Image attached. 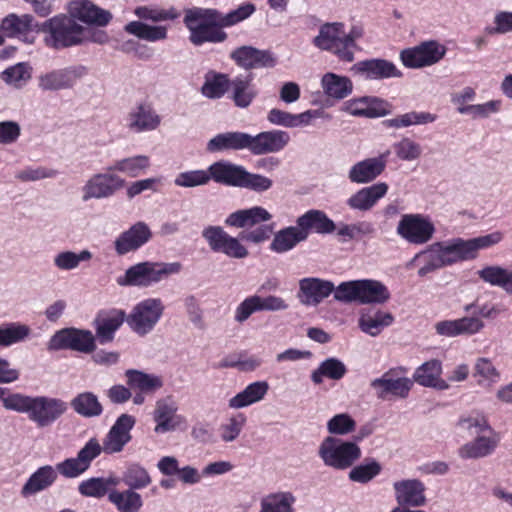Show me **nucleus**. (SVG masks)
Here are the masks:
<instances>
[{
    "label": "nucleus",
    "instance_id": "51",
    "mask_svg": "<svg viewBox=\"0 0 512 512\" xmlns=\"http://www.w3.org/2000/svg\"><path fill=\"white\" fill-rule=\"evenodd\" d=\"M347 373L346 365L339 359L331 357L322 361L318 368L311 373V380L314 384H321L323 378L340 380Z\"/></svg>",
    "mask_w": 512,
    "mask_h": 512
},
{
    "label": "nucleus",
    "instance_id": "5",
    "mask_svg": "<svg viewBox=\"0 0 512 512\" xmlns=\"http://www.w3.org/2000/svg\"><path fill=\"white\" fill-rule=\"evenodd\" d=\"M182 269L183 265L178 261H143L126 269L116 282L122 287L148 288L179 274Z\"/></svg>",
    "mask_w": 512,
    "mask_h": 512
},
{
    "label": "nucleus",
    "instance_id": "13",
    "mask_svg": "<svg viewBox=\"0 0 512 512\" xmlns=\"http://www.w3.org/2000/svg\"><path fill=\"white\" fill-rule=\"evenodd\" d=\"M111 172L96 173L88 178L81 188L83 202L110 198L125 185L124 179Z\"/></svg>",
    "mask_w": 512,
    "mask_h": 512
},
{
    "label": "nucleus",
    "instance_id": "53",
    "mask_svg": "<svg viewBox=\"0 0 512 512\" xmlns=\"http://www.w3.org/2000/svg\"><path fill=\"white\" fill-rule=\"evenodd\" d=\"M436 120V115L429 112L411 111L383 121L388 128H407L413 125H424Z\"/></svg>",
    "mask_w": 512,
    "mask_h": 512
},
{
    "label": "nucleus",
    "instance_id": "7",
    "mask_svg": "<svg viewBox=\"0 0 512 512\" xmlns=\"http://www.w3.org/2000/svg\"><path fill=\"white\" fill-rule=\"evenodd\" d=\"M40 30L46 33L44 42L48 47L62 49L82 44L85 27L71 15L60 14L46 20Z\"/></svg>",
    "mask_w": 512,
    "mask_h": 512
},
{
    "label": "nucleus",
    "instance_id": "59",
    "mask_svg": "<svg viewBox=\"0 0 512 512\" xmlns=\"http://www.w3.org/2000/svg\"><path fill=\"white\" fill-rule=\"evenodd\" d=\"M245 424L246 417L244 414L238 413L229 416L218 428L220 439L224 443L234 442L240 436Z\"/></svg>",
    "mask_w": 512,
    "mask_h": 512
},
{
    "label": "nucleus",
    "instance_id": "40",
    "mask_svg": "<svg viewBox=\"0 0 512 512\" xmlns=\"http://www.w3.org/2000/svg\"><path fill=\"white\" fill-rule=\"evenodd\" d=\"M70 406L76 414L84 418L98 417L103 413L98 396L90 391L75 395L70 401Z\"/></svg>",
    "mask_w": 512,
    "mask_h": 512
},
{
    "label": "nucleus",
    "instance_id": "41",
    "mask_svg": "<svg viewBox=\"0 0 512 512\" xmlns=\"http://www.w3.org/2000/svg\"><path fill=\"white\" fill-rule=\"evenodd\" d=\"M394 316L389 312L376 310L374 312L362 313L358 320L359 328L362 332L375 337L382 330L392 325Z\"/></svg>",
    "mask_w": 512,
    "mask_h": 512
},
{
    "label": "nucleus",
    "instance_id": "3",
    "mask_svg": "<svg viewBox=\"0 0 512 512\" xmlns=\"http://www.w3.org/2000/svg\"><path fill=\"white\" fill-rule=\"evenodd\" d=\"M7 410L26 414L38 428H46L60 419L68 410V403L60 398L29 396L13 393L3 399Z\"/></svg>",
    "mask_w": 512,
    "mask_h": 512
},
{
    "label": "nucleus",
    "instance_id": "32",
    "mask_svg": "<svg viewBox=\"0 0 512 512\" xmlns=\"http://www.w3.org/2000/svg\"><path fill=\"white\" fill-rule=\"evenodd\" d=\"M297 228L305 234V240L310 232L329 234L335 230L334 222L321 210L311 209L296 220Z\"/></svg>",
    "mask_w": 512,
    "mask_h": 512
},
{
    "label": "nucleus",
    "instance_id": "31",
    "mask_svg": "<svg viewBox=\"0 0 512 512\" xmlns=\"http://www.w3.org/2000/svg\"><path fill=\"white\" fill-rule=\"evenodd\" d=\"M58 474L51 465H44L33 472L20 490L22 498L35 496L50 488L57 480Z\"/></svg>",
    "mask_w": 512,
    "mask_h": 512
},
{
    "label": "nucleus",
    "instance_id": "30",
    "mask_svg": "<svg viewBox=\"0 0 512 512\" xmlns=\"http://www.w3.org/2000/svg\"><path fill=\"white\" fill-rule=\"evenodd\" d=\"M388 189L389 187L385 182L363 187L347 199V205L352 210L369 211L387 194Z\"/></svg>",
    "mask_w": 512,
    "mask_h": 512
},
{
    "label": "nucleus",
    "instance_id": "27",
    "mask_svg": "<svg viewBox=\"0 0 512 512\" xmlns=\"http://www.w3.org/2000/svg\"><path fill=\"white\" fill-rule=\"evenodd\" d=\"M393 489L399 506L420 507L426 503L425 486L418 479L395 481Z\"/></svg>",
    "mask_w": 512,
    "mask_h": 512
},
{
    "label": "nucleus",
    "instance_id": "45",
    "mask_svg": "<svg viewBox=\"0 0 512 512\" xmlns=\"http://www.w3.org/2000/svg\"><path fill=\"white\" fill-rule=\"evenodd\" d=\"M150 167V158L147 155H135L113 162L107 171L120 172L129 177H138Z\"/></svg>",
    "mask_w": 512,
    "mask_h": 512
},
{
    "label": "nucleus",
    "instance_id": "21",
    "mask_svg": "<svg viewBox=\"0 0 512 512\" xmlns=\"http://www.w3.org/2000/svg\"><path fill=\"white\" fill-rule=\"evenodd\" d=\"M177 410L178 406L171 397L156 401L153 412V420L156 423L154 431L156 433H166L180 427L185 422V419L177 414Z\"/></svg>",
    "mask_w": 512,
    "mask_h": 512
},
{
    "label": "nucleus",
    "instance_id": "28",
    "mask_svg": "<svg viewBox=\"0 0 512 512\" xmlns=\"http://www.w3.org/2000/svg\"><path fill=\"white\" fill-rule=\"evenodd\" d=\"M499 443L498 434L491 429L490 432L476 435L472 441L458 449V456L462 459H479L491 455Z\"/></svg>",
    "mask_w": 512,
    "mask_h": 512
},
{
    "label": "nucleus",
    "instance_id": "29",
    "mask_svg": "<svg viewBox=\"0 0 512 512\" xmlns=\"http://www.w3.org/2000/svg\"><path fill=\"white\" fill-rule=\"evenodd\" d=\"M40 28L31 14L17 15L11 13L1 21L0 25V29L5 36L23 39L29 43L33 41V39H29V33L40 30Z\"/></svg>",
    "mask_w": 512,
    "mask_h": 512
},
{
    "label": "nucleus",
    "instance_id": "17",
    "mask_svg": "<svg viewBox=\"0 0 512 512\" xmlns=\"http://www.w3.org/2000/svg\"><path fill=\"white\" fill-rule=\"evenodd\" d=\"M297 298L305 306H318L332 293H336L337 286L329 280L318 277H305L299 280Z\"/></svg>",
    "mask_w": 512,
    "mask_h": 512
},
{
    "label": "nucleus",
    "instance_id": "8",
    "mask_svg": "<svg viewBox=\"0 0 512 512\" xmlns=\"http://www.w3.org/2000/svg\"><path fill=\"white\" fill-rule=\"evenodd\" d=\"M318 455L326 466L345 470L361 457V449L356 442L328 436L321 442Z\"/></svg>",
    "mask_w": 512,
    "mask_h": 512
},
{
    "label": "nucleus",
    "instance_id": "48",
    "mask_svg": "<svg viewBox=\"0 0 512 512\" xmlns=\"http://www.w3.org/2000/svg\"><path fill=\"white\" fill-rule=\"evenodd\" d=\"M296 497L289 491L270 493L261 499L260 512H295Z\"/></svg>",
    "mask_w": 512,
    "mask_h": 512
},
{
    "label": "nucleus",
    "instance_id": "6",
    "mask_svg": "<svg viewBox=\"0 0 512 512\" xmlns=\"http://www.w3.org/2000/svg\"><path fill=\"white\" fill-rule=\"evenodd\" d=\"M334 299L342 303L382 305L390 299V292L382 282L377 280H351L341 282L337 286Z\"/></svg>",
    "mask_w": 512,
    "mask_h": 512
},
{
    "label": "nucleus",
    "instance_id": "57",
    "mask_svg": "<svg viewBox=\"0 0 512 512\" xmlns=\"http://www.w3.org/2000/svg\"><path fill=\"white\" fill-rule=\"evenodd\" d=\"M31 71L32 69L27 63H17L6 68L1 73V79L7 85L19 89L24 87L31 79Z\"/></svg>",
    "mask_w": 512,
    "mask_h": 512
},
{
    "label": "nucleus",
    "instance_id": "61",
    "mask_svg": "<svg viewBox=\"0 0 512 512\" xmlns=\"http://www.w3.org/2000/svg\"><path fill=\"white\" fill-rule=\"evenodd\" d=\"M122 480L132 490L143 489L152 482L148 471L139 464L130 465L123 473Z\"/></svg>",
    "mask_w": 512,
    "mask_h": 512
},
{
    "label": "nucleus",
    "instance_id": "64",
    "mask_svg": "<svg viewBox=\"0 0 512 512\" xmlns=\"http://www.w3.org/2000/svg\"><path fill=\"white\" fill-rule=\"evenodd\" d=\"M381 469L379 462L371 460L353 467L349 472V479L357 483H367L379 475Z\"/></svg>",
    "mask_w": 512,
    "mask_h": 512
},
{
    "label": "nucleus",
    "instance_id": "62",
    "mask_svg": "<svg viewBox=\"0 0 512 512\" xmlns=\"http://www.w3.org/2000/svg\"><path fill=\"white\" fill-rule=\"evenodd\" d=\"M209 168L207 170H190L179 173L175 179L174 184L183 188H194L203 186L210 181Z\"/></svg>",
    "mask_w": 512,
    "mask_h": 512
},
{
    "label": "nucleus",
    "instance_id": "49",
    "mask_svg": "<svg viewBox=\"0 0 512 512\" xmlns=\"http://www.w3.org/2000/svg\"><path fill=\"white\" fill-rule=\"evenodd\" d=\"M303 241H305V234L300 232L297 226H289L274 235L270 249L276 253H285Z\"/></svg>",
    "mask_w": 512,
    "mask_h": 512
},
{
    "label": "nucleus",
    "instance_id": "56",
    "mask_svg": "<svg viewBox=\"0 0 512 512\" xmlns=\"http://www.w3.org/2000/svg\"><path fill=\"white\" fill-rule=\"evenodd\" d=\"M92 253L89 250H81L79 253L65 250L57 253L53 258L54 266L61 271L77 269L81 262L89 261Z\"/></svg>",
    "mask_w": 512,
    "mask_h": 512
},
{
    "label": "nucleus",
    "instance_id": "26",
    "mask_svg": "<svg viewBox=\"0 0 512 512\" xmlns=\"http://www.w3.org/2000/svg\"><path fill=\"white\" fill-rule=\"evenodd\" d=\"M69 13L73 19L103 27L112 19V14L99 8L90 0H74L69 3Z\"/></svg>",
    "mask_w": 512,
    "mask_h": 512
},
{
    "label": "nucleus",
    "instance_id": "36",
    "mask_svg": "<svg viewBox=\"0 0 512 512\" xmlns=\"http://www.w3.org/2000/svg\"><path fill=\"white\" fill-rule=\"evenodd\" d=\"M126 320L125 312L122 310H110L98 314L95 319L96 334L101 343L110 342L115 332Z\"/></svg>",
    "mask_w": 512,
    "mask_h": 512
},
{
    "label": "nucleus",
    "instance_id": "1",
    "mask_svg": "<svg viewBox=\"0 0 512 512\" xmlns=\"http://www.w3.org/2000/svg\"><path fill=\"white\" fill-rule=\"evenodd\" d=\"M271 219L272 214L262 206L240 209L229 214L224 223L234 228H256L242 231L237 238L229 235L223 227L211 225L203 229L202 237L213 252L229 258L244 259L249 252L240 239L255 244L268 240L273 233V225L265 223Z\"/></svg>",
    "mask_w": 512,
    "mask_h": 512
},
{
    "label": "nucleus",
    "instance_id": "14",
    "mask_svg": "<svg viewBox=\"0 0 512 512\" xmlns=\"http://www.w3.org/2000/svg\"><path fill=\"white\" fill-rule=\"evenodd\" d=\"M343 28L344 24L340 22L323 24L313 39V44L321 50L333 53L342 61L352 62L354 54L344 46Z\"/></svg>",
    "mask_w": 512,
    "mask_h": 512
},
{
    "label": "nucleus",
    "instance_id": "18",
    "mask_svg": "<svg viewBox=\"0 0 512 512\" xmlns=\"http://www.w3.org/2000/svg\"><path fill=\"white\" fill-rule=\"evenodd\" d=\"M135 423L132 415L121 414L103 439V451L106 454L121 452L132 439L131 430Z\"/></svg>",
    "mask_w": 512,
    "mask_h": 512
},
{
    "label": "nucleus",
    "instance_id": "20",
    "mask_svg": "<svg viewBox=\"0 0 512 512\" xmlns=\"http://www.w3.org/2000/svg\"><path fill=\"white\" fill-rule=\"evenodd\" d=\"M289 141V134L283 130L264 131L254 136L249 134L248 151L256 156L277 153L283 150Z\"/></svg>",
    "mask_w": 512,
    "mask_h": 512
},
{
    "label": "nucleus",
    "instance_id": "47",
    "mask_svg": "<svg viewBox=\"0 0 512 512\" xmlns=\"http://www.w3.org/2000/svg\"><path fill=\"white\" fill-rule=\"evenodd\" d=\"M108 500L118 512H140L143 506L141 495L132 489L124 491L113 489L108 494Z\"/></svg>",
    "mask_w": 512,
    "mask_h": 512
},
{
    "label": "nucleus",
    "instance_id": "4",
    "mask_svg": "<svg viewBox=\"0 0 512 512\" xmlns=\"http://www.w3.org/2000/svg\"><path fill=\"white\" fill-rule=\"evenodd\" d=\"M505 309L499 304L486 302L482 305L474 302L464 306L465 312H472V316H464L453 320H443L435 324L438 335L448 338L458 336H473L485 328L482 318L492 319L500 315Z\"/></svg>",
    "mask_w": 512,
    "mask_h": 512
},
{
    "label": "nucleus",
    "instance_id": "44",
    "mask_svg": "<svg viewBox=\"0 0 512 512\" xmlns=\"http://www.w3.org/2000/svg\"><path fill=\"white\" fill-rule=\"evenodd\" d=\"M321 86L324 93L334 99H344L352 93V81L335 73H326L321 79Z\"/></svg>",
    "mask_w": 512,
    "mask_h": 512
},
{
    "label": "nucleus",
    "instance_id": "43",
    "mask_svg": "<svg viewBox=\"0 0 512 512\" xmlns=\"http://www.w3.org/2000/svg\"><path fill=\"white\" fill-rule=\"evenodd\" d=\"M124 31L138 39L148 42L166 40L168 29L163 25H149L142 21H131L124 26Z\"/></svg>",
    "mask_w": 512,
    "mask_h": 512
},
{
    "label": "nucleus",
    "instance_id": "34",
    "mask_svg": "<svg viewBox=\"0 0 512 512\" xmlns=\"http://www.w3.org/2000/svg\"><path fill=\"white\" fill-rule=\"evenodd\" d=\"M249 134L240 131H229L219 133L211 138L206 146L207 151L211 153L223 152L227 150H248Z\"/></svg>",
    "mask_w": 512,
    "mask_h": 512
},
{
    "label": "nucleus",
    "instance_id": "25",
    "mask_svg": "<svg viewBox=\"0 0 512 512\" xmlns=\"http://www.w3.org/2000/svg\"><path fill=\"white\" fill-rule=\"evenodd\" d=\"M352 69L368 80H382L400 78L402 72L391 61L382 58H373L359 61Z\"/></svg>",
    "mask_w": 512,
    "mask_h": 512
},
{
    "label": "nucleus",
    "instance_id": "15",
    "mask_svg": "<svg viewBox=\"0 0 512 512\" xmlns=\"http://www.w3.org/2000/svg\"><path fill=\"white\" fill-rule=\"evenodd\" d=\"M86 73V68L81 65L54 69L39 76L38 87L42 91L71 89Z\"/></svg>",
    "mask_w": 512,
    "mask_h": 512
},
{
    "label": "nucleus",
    "instance_id": "42",
    "mask_svg": "<svg viewBox=\"0 0 512 512\" xmlns=\"http://www.w3.org/2000/svg\"><path fill=\"white\" fill-rule=\"evenodd\" d=\"M473 377L479 387L491 389L500 381L501 373L491 359L479 357L474 363Z\"/></svg>",
    "mask_w": 512,
    "mask_h": 512
},
{
    "label": "nucleus",
    "instance_id": "2",
    "mask_svg": "<svg viewBox=\"0 0 512 512\" xmlns=\"http://www.w3.org/2000/svg\"><path fill=\"white\" fill-rule=\"evenodd\" d=\"M255 11L251 3L239 6L226 15L212 8L193 7L185 10L184 24L190 32L189 40L195 46L203 43H221L227 39L223 27L233 26L247 19Z\"/></svg>",
    "mask_w": 512,
    "mask_h": 512
},
{
    "label": "nucleus",
    "instance_id": "12",
    "mask_svg": "<svg viewBox=\"0 0 512 512\" xmlns=\"http://www.w3.org/2000/svg\"><path fill=\"white\" fill-rule=\"evenodd\" d=\"M446 53L445 46L437 41H425L400 52V59L407 68L418 69L438 63Z\"/></svg>",
    "mask_w": 512,
    "mask_h": 512
},
{
    "label": "nucleus",
    "instance_id": "24",
    "mask_svg": "<svg viewBox=\"0 0 512 512\" xmlns=\"http://www.w3.org/2000/svg\"><path fill=\"white\" fill-rule=\"evenodd\" d=\"M389 151L378 157L366 158L355 163L348 172V179L352 183L366 184L374 181L386 168Z\"/></svg>",
    "mask_w": 512,
    "mask_h": 512
},
{
    "label": "nucleus",
    "instance_id": "58",
    "mask_svg": "<svg viewBox=\"0 0 512 512\" xmlns=\"http://www.w3.org/2000/svg\"><path fill=\"white\" fill-rule=\"evenodd\" d=\"M134 14L139 19L152 22L175 20L180 16V12L174 7L161 9L153 5L138 6L135 8Z\"/></svg>",
    "mask_w": 512,
    "mask_h": 512
},
{
    "label": "nucleus",
    "instance_id": "54",
    "mask_svg": "<svg viewBox=\"0 0 512 512\" xmlns=\"http://www.w3.org/2000/svg\"><path fill=\"white\" fill-rule=\"evenodd\" d=\"M125 375L128 385L142 392H154L163 386L161 377L157 375L147 374L134 369L127 370Z\"/></svg>",
    "mask_w": 512,
    "mask_h": 512
},
{
    "label": "nucleus",
    "instance_id": "52",
    "mask_svg": "<svg viewBox=\"0 0 512 512\" xmlns=\"http://www.w3.org/2000/svg\"><path fill=\"white\" fill-rule=\"evenodd\" d=\"M31 334V328L24 323L9 322L0 325V347H10L25 341Z\"/></svg>",
    "mask_w": 512,
    "mask_h": 512
},
{
    "label": "nucleus",
    "instance_id": "35",
    "mask_svg": "<svg viewBox=\"0 0 512 512\" xmlns=\"http://www.w3.org/2000/svg\"><path fill=\"white\" fill-rule=\"evenodd\" d=\"M244 166L228 161H218L209 166L210 180L218 184L239 187L242 181Z\"/></svg>",
    "mask_w": 512,
    "mask_h": 512
},
{
    "label": "nucleus",
    "instance_id": "33",
    "mask_svg": "<svg viewBox=\"0 0 512 512\" xmlns=\"http://www.w3.org/2000/svg\"><path fill=\"white\" fill-rule=\"evenodd\" d=\"M269 389V383L265 380L252 382L228 400V407L239 410L259 403L266 397Z\"/></svg>",
    "mask_w": 512,
    "mask_h": 512
},
{
    "label": "nucleus",
    "instance_id": "63",
    "mask_svg": "<svg viewBox=\"0 0 512 512\" xmlns=\"http://www.w3.org/2000/svg\"><path fill=\"white\" fill-rule=\"evenodd\" d=\"M501 100H490L483 104H470L460 106L457 111L463 115H469L474 119L488 118L491 114L497 113L501 107Z\"/></svg>",
    "mask_w": 512,
    "mask_h": 512
},
{
    "label": "nucleus",
    "instance_id": "38",
    "mask_svg": "<svg viewBox=\"0 0 512 512\" xmlns=\"http://www.w3.org/2000/svg\"><path fill=\"white\" fill-rule=\"evenodd\" d=\"M434 246L441 257L444 266L472 259L467 242L464 239L456 238L445 244L436 243Z\"/></svg>",
    "mask_w": 512,
    "mask_h": 512
},
{
    "label": "nucleus",
    "instance_id": "50",
    "mask_svg": "<svg viewBox=\"0 0 512 512\" xmlns=\"http://www.w3.org/2000/svg\"><path fill=\"white\" fill-rule=\"evenodd\" d=\"M119 484V480L115 477H92L82 481L78 486V491L82 496L102 498L111 491V487Z\"/></svg>",
    "mask_w": 512,
    "mask_h": 512
},
{
    "label": "nucleus",
    "instance_id": "11",
    "mask_svg": "<svg viewBox=\"0 0 512 512\" xmlns=\"http://www.w3.org/2000/svg\"><path fill=\"white\" fill-rule=\"evenodd\" d=\"M95 338L91 331L76 328H64L57 331L48 342L52 351L70 349L81 353L94 351Z\"/></svg>",
    "mask_w": 512,
    "mask_h": 512
},
{
    "label": "nucleus",
    "instance_id": "16",
    "mask_svg": "<svg viewBox=\"0 0 512 512\" xmlns=\"http://www.w3.org/2000/svg\"><path fill=\"white\" fill-rule=\"evenodd\" d=\"M433 224L419 214H405L397 226V234L411 244L428 242L434 233Z\"/></svg>",
    "mask_w": 512,
    "mask_h": 512
},
{
    "label": "nucleus",
    "instance_id": "19",
    "mask_svg": "<svg viewBox=\"0 0 512 512\" xmlns=\"http://www.w3.org/2000/svg\"><path fill=\"white\" fill-rule=\"evenodd\" d=\"M161 124V117L150 103L140 102L131 107L125 117V125L133 133L156 130Z\"/></svg>",
    "mask_w": 512,
    "mask_h": 512
},
{
    "label": "nucleus",
    "instance_id": "46",
    "mask_svg": "<svg viewBox=\"0 0 512 512\" xmlns=\"http://www.w3.org/2000/svg\"><path fill=\"white\" fill-rule=\"evenodd\" d=\"M229 93L235 106L239 108L249 107L257 96L251 81L243 77H236L231 80Z\"/></svg>",
    "mask_w": 512,
    "mask_h": 512
},
{
    "label": "nucleus",
    "instance_id": "39",
    "mask_svg": "<svg viewBox=\"0 0 512 512\" xmlns=\"http://www.w3.org/2000/svg\"><path fill=\"white\" fill-rule=\"evenodd\" d=\"M481 280L502 288L507 294L512 295V267L505 268L499 265H488L477 271Z\"/></svg>",
    "mask_w": 512,
    "mask_h": 512
},
{
    "label": "nucleus",
    "instance_id": "10",
    "mask_svg": "<svg viewBox=\"0 0 512 512\" xmlns=\"http://www.w3.org/2000/svg\"><path fill=\"white\" fill-rule=\"evenodd\" d=\"M399 371H403L402 368L390 369L383 373L381 377L370 382V387L374 390L378 399H406L408 397L413 387V380L400 376Z\"/></svg>",
    "mask_w": 512,
    "mask_h": 512
},
{
    "label": "nucleus",
    "instance_id": "9",
    "mask_svg": "<svg viewBox=\"0 0 512 512\" xmlns=\"http://www.w3.org/2000/svg\"><path fill=\"white\" fill-rule=\"evenodd\" d=\"M164 312V305L159 298H147L137 303L130 314L126 317V322L133 332L140 336L150 333Z\"/></svg>",
    "mask_w": 512,
    "mask_h": 512
},
{
    "label": "nucleus",
    "instance_id": "60",
    "mask_svg": "<svg viewBox=\"0 0 512 512\" xmlns=\"http://www.w3.org/2000/svg\"><path fill=\"white\" fill-rule=\"evenodd\" d=\"M460 430L467 432L470 436L490 432L492 429L487 418L480 413H471L460 417L457 422Z\"/></svg>",
    "mask_w": 512,
    "mask_h": 512
},
{
    "label": "nucleus",
    "instance_id": "37",
    "mask_svg": "<svg viewBox=\"0 0 512 512\" xmlns=\"http://www.w3.org/2000/svg\"><path fill=\"white\" fill-rule=\"evenodd\" d=\"M440 374L441 363L438 360H430L416 369L412 380L425 387H434L439 390L448 389L449 385L440 379Z\"/></svg>",
    "mask_w": 512,
    "mask_h": 512
},
{
    "label": "nucleus",
    "instance_id": "22",
    "mask_svg": "<svg viewBox=\"0 0 512 512\" xmlns=\"http://www.w3.org/2000/svg\"><path fill=\"white\" fill-rule=\"evenodd\" d=\"M230 56L238 66L245 70L272 68L277 62L270 51L252 46H241L232 51Z\"/></svg>",
    "mask_w": 512,
    "mask_h": 512
},
{
    "label": "nucleus",
    "instance_id": "23",
    "mask_svg": "<svg viewBox=\"0 0 512 512\" xmlns=\"http://www.w3.org/2000/svg\"><path fill=\"white\" fill-rule=\"evenodd\" d=\"M151 237L152 232L149 226L144 222H137L115 239V251L118 255L136 251L145 245Z\"/></svg>",
    "mask_w": 512,
    "mask_h": 512
},
{
    "label": "nucleus",
    "instance_id": "55",
    "mask_svg": "<svg viewBox=\"0 0 512 512\" xmlns=\"http://www.w3.org/2000/svg\"><path fill=\"white\" fill-rule=\"evenodd\" d=\"M230 84L231 80L227 75L221 73H210L205 77V82L201 88V92L207 98L219 99L229 91Z\"/></svg>",
    "mask_w": 512,
    "mask_h": 512
}]
</instances>
